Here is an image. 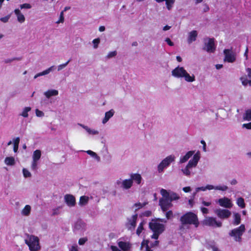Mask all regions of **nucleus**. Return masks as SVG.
<instances>
[{
    "label": "nucleus",
    "instance_id": "62",
    "mask_svg": "<svg viewBox=\"0 0 251 251\" xmlns=\"http://www.w3.org/2000/svg\"><path fill=\"white\" fill-rule=\"evenodd\" d=\"M9 19V16H7L1 18L0 20L3 23H6L8 22Z\"/></svg>",
    "mask_w": 251,
    "mask_h": 251
},
{
    "label": "nucleus",
    "instance_id": "63",
    "mask_svg": "<svg viewBox=\"0 0 251 251\" xmlns=\"http://www.w3.org/2000/svg\"><path fill=\"white\" fill-rule=\"evenodd\" d=\"M110 249L112 251H121L120 249H119L117 246H111Z\"/></svg>",
    "mask_w": 251,
    "mask_h": 251
},
{
    "label": "nucleus",
    "instance_id": "42",
    "mask_svg": "<svg viewBox=\"0 0 251 251\" xmlns=\"http://www.w3.org/2000/svg\"><path fill=\"white\" fill-rule=\"evenodd\" d=\"M22 172L24 177L29 178L31 177V174L27 169L23 168Z\"/></svg>",
    "mask_w": 251,
    "mask_h": 251
},
{
    "label": "nucleus",
    "instance_id": "59",
    "mask_svg": "<svg viewBox=\"0 0 251 251\" xmlns=\"http://www.w3.org/2000/svg\"><path fill=\"white\" fill-rule=\"evenodd\" d=\"M21 60L20 58H14L13 59H9L5 60V63H10L14 60Z\"/></svg>",
    "mask_w": 251,
    "mask_h": 251
},
{
    "label": "nucleus",
    "instance_id": "30",
    "mask_svg": "<svg viewBox=\"0 0 251 251\" xmlns=\"http://www.w3.org/2000/svg\"><path fill=\"white\" fill-rule=\"evenodd\" d=\"M89 197L86 196H82L80 197L78 204L80 206H84L87 204L89 201Z\"/></svg>",
    "mask_w": 251,
    "mask_h": 251
},
{
    "label": "nucleus",
    "instance_id": "46",
    "mask_svg": "<svg viewBox=\"0 0 251 251\" xmlns=\"http://www.w3.org/2000/svg\"><path fill=\"white\" fill-rule=\"evenodd\" d=\"M93 44V47L94 49H97L99 46V44L100 43V38H96L93 40L92 41Z\"/></svg>",
    "mask_w": 251,
    "mask_h": 251
},
{
    "label": "nucleus",
    "instance_id": "39",
    "mask_svg": "<svg viewBox=\"0 0 251 251\" xmlns=\"http://www.w3.org/2000/svg\"><path fill=\"white\" fill-rule=\"evenodd\" d=\"M243 119L246 121H251V109L246 110L243 115Z\"/></svg>",
    "mask_w": 251,
    "mask_h": 251
},
{
    "label": "nucleus",
    "instance_id": "56",
    "mask_svg": "<svg viewBox=\"0 0 251 251\" xmlns=\"http://www.w3.org/2000/svg\"><path fill=\"white\" fill-rule=\"evenodd\" d=\"M20 8L21 9H23V8L29 9L31 8V5L28 3H25V4L20 5Z\"/></svg>",
    "mask_w": 251,
    "mask_h": 251
},
{
    "label": "nucleus",
    "instance_id": "47",
    "mask_svg": "<svg viewBox=\"0 0 251 251\" xmlns=\"http://www.w3.org/2000/svg\"><path fill=\"white\" fill-rule=\"evenodd\" d=\"M69 251H78V247L76 244L68 246Z\"/></svg>",
    "mask_w": 251,
    "mask_h": 251
},
{
    "label": "nucleus",
    "instance_id": "51",
    "mask_svg": "<svg viewBox=\"0 0 251 251\" xmlns=\"http://www.w3.org/2000/svg\"><path fill=\"white\" fill-rule=\"evenodd\" d=\"M60 208H61L60 206H58L57 207L53 208L52 210V215H58L59 213Z\"/></svg>",
    "mask_w": 251,
    "mask_h": 251
},
{
    "label": "nucleus",
    "instance_id": "3",
    "mask_svg": "<svg viewBox=\"0 0 251 251\" xmlns=\"http://www.w3.org/2000/svg\"><path fill=\"white\" fill-rule=\"evenodd\" d=\"M166 223L165 219H158L152 220L149 224L150 228L153 232V234L151 236V238L154 239H157L159 235L163 232L165 229V226L163 224L160 223Z\"/></svg>",
    "mask_w": 251,
    "mask_h": 251
},
{
    "label": "nucleus",
    "instance_id": "14",
    "mask_svg": "<svg viewBox=\"0 0 251 251\" xmlns=\"http://www.w3.org/2000/svg\"><path fill=\"white\" fill-rule=\"evenodd\" d=\"M217 202L222 207L226 208H230L233 206L231 200L227 198L223 197L218 200Z\"/></svg>",
    "mask_w": 251,
    "mask_h": 251
},
{
    "label": "nucleus",
    "instance_id": "37",
    "mask_svg": "<svg viewBox=\"0 0 251 251\" xmlns=\"http://www.w3.org/2000/svg\"><path fill=\"white\" fill-rule=\"evenodd\" d=\"M206 190H212L211 184H207L205 186L197 187L196 189V192H199L200 191H205Z\"/></svg>",
    "mask_w": 251,
    "mask_h": 251
},
{
    "label": "nucleus",
    "instance_id": "4",
    "mask_svg": "<svg viewBox=\"0 0 251 251\" xmlns=\"http://www.w3.org/2000/svg\"><path fill=\"white\" fill-rule=\"evenodd\" d=\"M25 241L28 246L30 251H38L41 249L39 239L37 236L27 234Z\"/></svg>",
    "mask_w": 251,
    "mask_h": 251
},
{
    "label": "nucleus",
    "instance_id": "49",
    "mask_svg": "<svg viewBox=\"0 0 251 251\" xmlns=\"http://www.w3.org/2000/svg\"><path fill=\"white\" fill-rule=\"evenodd\" d=\"M70 62V60H68L67 62H66V63H64V64H60L59 65H58L57 66V71H60L61 70H62V69H63L64 68H65L67 65L68 64V63H69Z\"/></svg>",
    "mask_w": 251,
    "mask_h": 251
},
{
    "label": "nucleus",
    "instance_id": "31",
    "mask_svg": "<svg viewBox=\"0 0 251 251\" xmlns=\"http://www.w3.org/2000/svg\"><path fill=\"white\" fill-rule=\"evenodd\" d=\"M45 96L49 99L52 96H57L58 94V91L54 89L49 90L44 93Z\"/></svg>",
    "mask_w": 251,
    "mask_h": 251
},
{
    "label": "nucleus",
    "instance_id": "8",
    "mask_svg": "<svg viewBox=\"0 0 251 251\" xmlns=\"http://www.w3.org/2000/svg\"><path fill=\"white\" fill-rule=\"evenodd\" d=\"M41 156V151L40 150H37L35 151L32 155V161L31 164V169L33 171H36L38 169V161Z\"/></svg>",
    "mask_w": 251,
    "mask_h": 251
},
{
    "label": "nucleus",
    "instance_id": "61",
    "mask_svg": "<svg viewBox=\"0 0 251 251\" xmlns=\"http://www.w3.org/2000/svg\"><path fill=\"white\" fill-rule=\"evenodd\" d=\"M165 41L170 46H173L174 45V43L169 38H166Z\"/></svg>",
    "mask_w": 251,
    "mask_h": 251
},
{
    "label": "nucleus",
    "instance_id": "35",
    "mask_svg": "<svg viewBox=\"0 0 251 251\" xmlns=\"http://www.w3.org/2000/svg\"><path fill=\"white\" fill-rule=\"evenodd\" d=\"M4 163L8 166H13L15 164V158L13 157H7L4 159Z\"/></svg>",
    "mask_w": 251,
    "mask_h": 251
},
{
    "label": "nucleus",
    "instance_id": "45",
    "mask_svg": "<svg viewBox=\"0 0 251 251\" xmlns=\"http://www.w3.org/2000/svg\"><path fill=\"white\" fill-rule=\"evenodd\" d=\"M64 22V11H61L60 13L59 19L56 22V23L57 24L63 23Z\"/></svg>",
    "mask_w": 251,
    "mask_h": 251
},
{
    "label": "nucleus",
    "instance_id": "16",
    "mask_svg": "<svg viewBox=\"0 0 251 251\" xmlns=\"http://www.w3.org/2000/svg\"><path fill=\"white\" fill-rule=\"evenodd\" d=\"M168 199L163 197L159 200V205L164 212L172 206V204Z\"/></svg>",
    "mask_w": 251,
    "mask_h": 251
},
{
    "label": "nucleus",
    "instance_id": "55",
    "mask_svg": "<svg viewBox=\"0 0 251 251\" xmlns=\"http://www.w3.org/2000/svg\"><path fill=\"white\" fill-rule=\"evenodd\" d=\"M242 127L245 128L247 129H251V122L247 124H243Z\"/></svg>",
    "mask_w": 251,
    "mask_h": 251
},
{
    "label": "nucleus",
    "instance_id": "50",
    "mask_svg": "<svg viewBox=\"0 0 251 251\" xmlns=\"http://www.w3.org/2000/svg\"><path fill=\"white\" fill-rule=\"evenodd\" d=\"M116 55H117L116 51H110L107 54L106 57L107 59H110V58L115 57Z\"/></svg>",
    "mask_w": 251,
    "mask_h": 251
},
{
    "label": "nucleus",
    "instance_id": "33",
    "mask_svg": "<svg viewBox=\"0 0 251 251\" xmlns=\"http://www.w3.org/2000/svg\"><path fill=\"white\" fill-rule=\"evenodd\" d=\"M14 12L17 17L18 21L20 23H23L25 21V18L23 14H22L20 10L18 9L15 10Z\"/></svg>",
    "mask_w": 251,
    "mask_h": 251
},
{
    "label": "nucleus",
    "instance_id": "21",
    "mask_svg": "<svg viewBox=\"0 0 251 251\" xmlns=\"http://www.w3.org/2000/svg\"><path fill=\"white\" fill-rule=\"evenodd\" d=\"M115 114V111L114 109H110L109 111H107L105 113L104 117L102 120V124H105L109 119L112 118Z\"/></svg>",
    "mask_w": 251,
    "mask_h": 251
},
{
    "label": "nucleus",
    "instance_id": "20",
    "mask_svg": "<svg viewBox=\"0 0 251 251\" xmlns=\"http://www.w3.org/2000/svg\"><path fill=\"white\" fill-rule=\"evenodd\" d=\"M65 201L67 205L70 207H73L75 204V199L72 195H66L64 197Z\"/></svg>",
    "mask_w": 251,
    "mask_h": 251
},
{
    "label": "nucleus",
    "instance_id": "10",
    "mask_svg": "<svg viewBox=\"0 0 251 251\" xmlns=\"http://www.w3.org/2000/svg\"><path fill=\"white\" fill-rule=\"evenodd\" d=\"M160 194L163 197L168 199L171 201L179 199V197L176 193L172 191H168L163 188L160 190Z\"/></svg>",
    "mask_w": 251,
    "mask_h": 251
},
{
    "label": "nucleus",
    "instance_id": "9",
    "mask_svg": "<svg viewBox=\"0 0 251 251\" xmlns=\"http://www.w3.org/2000/svg\"><path fill=\"white\" fill-rule=\"evenodd\" d=\"M225 62L232 63L236 61V54L231 50L225 49L224 50Z\"/></svg>",
    "mask_w": 251,
    "mask_h": 251
},
{
    "label": "nucleus",
    "instance_id": "22",
    "mask_svg": "<svg viewBox=\"0 0 251 251\" xmlns=\"http://www.w3.org/2000/svg\"><path fill=\"white\" fill-rule=\"evenodd\" d=\"M248 75L250 79H248L247 76H243L241 77V80L243 85L246 86L249 84V85H251V69H248Z\"/></svg>",
    "mask_w": 251,
    "mask_h": 251
},
{
    "label": "nucleus",
    "instance_id": "15",
    "mask_svg": "<svg viewBox=\"0 0 251 251\" xmlns=\"http://www.w3.org/2000/svg\"><path fill=\"white\" fill-rule=\"evenodd\" d=\"M158 244V241H155L153 243L150 242L149 240H143L141 244V249L145 251H152L151 248L156 246Z\"/></svg>",
    "mask_w": 251,
    "mask_h": 251
},
{
    "label": "nucleus",
    "instance_id": "48",
    "mask_svg": "<svg viewBox=\"0 0 251 251\" xmlns=\"http://www.w3.org/2000/svg\"><path fill=\"white\" fill-rule=\"evenodd\" d=\"M123 180L122 179H118L115 182V186L117 187H120L121 188H123Z\"/></svg>",
    "mask_w": 251,
    "mask_h": 251
},
{
    "label": "nucleus",
    "instance_id": "29",
    "mask_svg": "<svg viewBox=\"0 0 251 251\" xmlns=\"http://www.w3.org/2000/svg\"><path fill=\"white\" fill-rule=\"evenodd\" d=\"M233 220L232 225L234 226H238L241 223V215L238 213H234L233 215Z\"/></svg>",
    "mask_w": 251,
    "mask_h": 251
},
{
    "label": "nucleus",
    "instance_id": "11",
    "mask_svg": "<svg viewBox=\"0 0 251 251\" xmlns=\"http://www.w3.org/2000/svg\"><path fill=\"white\" fill-rule=\"evenodd\" d=\"M203 222L205 225L211 226L220 227L222 226L221 222L217 221L215 218L212 217H206Z\"/></svg>",
    "mask_w": 251,
    "mask_h": 251
},
{
    "label": "nucleus",
    "instance_id": "57",
    "mask_svg": "<svg viewBox=\"0 0 251 251\" xmlns=\"http://www.w3.org/2000/svg\"><path fill=\"white\" fill-rule=\"evenodd\" d=\"M209 248L212 249V251H220L214 243H212L210 245Z\"/></svg>",
    "mask_w": 251,
    "mask_h": 251
},
{
    "label": "nucleus",
    "instance_id": "38",
    "mask_svg": "<svg viewBox=\"0 0 251 251\" xmlns=\"http://www.w3.org/2000/svg\"><path fill=\"white\" fill-rule=\"evenodd\" d=\"M236 204L241 208L245 207L246 204L245 203L244 199L243 198H238L236 200Z\"/></svg>",
    "mask_w": 251,
    "mask_h": 251
},
{
    "label": "nucleus",
    "instance_id": "13",
    "mask_svg": "<svg viewBox=\"0 0 251 251\" xmlns=\"http://www.w3.org/2000/svg\"><path fill=\"white\" fill-rule=\"evenodd\" d=\"M204 50L208 52H213L215 50L214 39L207 38L204 40Z\"/></svg>",
    "mask_w": 251,
    "mask_h": 251
},
{
    "label": "nucleus",
    "instance_id": "41",
    "mask_svg": "<svg viewBox=\"0 0 251 251\" xmlns=\"http://www.w3.org/2000/svg\"><path fill=\"white\" fill-rule=\"evenodd\" d=\"M147 202H144V203H141V202H137L135 203L133 206V208L135 210H137L145 205L147 204Z\"/></svg>",
    "mask_w": 251,
    "mask_h": 251
},
{
    "label": "nucleus",
    "instance_id": "24",
    "mask_svg": "<svg viewBox=\"0 0 251 251\" xmlns=\"http://www.w3.org/2000/svg\"><path fill=\"white\" fill-rule=\"evenodd\" d=\"M133 186V180L131 178L123 179V189L128 190Z\"/></svg>",
    "mask_w": 251,
    "mask_h": 251
},
{
    "label": "nucleus",
    "instance_id": "26",
    "mask_svg": "<svg viewBox=\"0 0 251 251\" xmlns=\"http://www.w3.org/2000/svg\"><path fill=\"white\" fill-rule=\"evenodd\" d=\"M228 189V187L225 184H219L217 185H212V190H215L221 192H226Z\"/></svg>",
    "mask_w": 251,
    "mask_h": 251
},
{
    "label": "nucleus",
    "instance_id": "19",
    "mask_svg": "<svg viewBox=\"0 0 251 251\" xmlns=\"http://www.w3.org/2000/svg\"><path fill=\"white\" fill-rule=\"evenodd\" d=\"M78 126L85 129L88 135L95 136L98 135L100 134L99 130L94 128H91L87 126L79 123L78 124Z\"/></svg>",
    "mask_w": 251,
    "mask_h": 251
},
{
    "label": "nucleus",
    "instance_id": "2",
    "mask_svg": "<svg viewBox=\"0 0 251 251\" xmlns=\"http://www.w3.org/2000/svg\"><path fill=\"white\" fill-rule=\"evenodd\" d=\"M172 75L176 78H183L188 82H192L196 80L195 75L189 74L182 67L178 66L172 70Z\"/></svg>",
    "mask_w": 251,
    "mask_h": 251
},
{
    "label": "nucleus",
    "instance_id": "64",
    "mask_svg": "<svg viewBox=\"0 0 251 251\" xmlns=\"http://www.w3.org/2000/svg\"><path fill=\"white\" fill-rule=\"evenodd\" d=\"M191 190V187L189 186L183 188V191L186 193L189 192Z\"/></svg>",
    "mask_w": 251,
    "mask_h": 251
},
{
    "label": "nucleus",
    "instance_id": "40",
    "mask_svg": "<svg viewBox=\"0 0 251 251\" xmlns=\"http://www.w3.org/2000/svg\"><path fill=\"white\" fill-rule=\"evenodd\" d=\"M87 154L91 156L94 159H95L97 161H100V157L97 154V153L91 150H88L86 151Z\"/></svg>",
    "mask_w": 251,
    "mask_h": 251
},
{
    "label": "nucleus",
    "instance_id": "25",
    "mask_svg": "<svg viewBox=\"0 0 251 251\" xmlns=\"http://www.w3.org/2000/svg\"><path fill=\"white\" fill-rule=\"evenodd\" d=\"M131 179L137 184L139 185L142 181V177L139 174H131L130 175Z\"/></svg>",
    "mask_w": 251,
    "mask_h": 251
},
{
    "label": "nucleus",
    "instance_id": "28",
    "mask_svg": "<svg viewBox=\"0 0 251 251\" xmlns=\"http://www.w3.org/2000/svg\"><path fill=\"white\" fill-rule=\"evenodd\" d=\"M118 245L124 251H126L130 248V244L126 242L119 241L118 242Z\"/></svg>",
    "mask_w": 251,
    "mask_h": 251
},
{
    "label": "nucleus",
    "instance_id": "5",
    "mask_svg": "<svg viewBox=\"0 0 251 251\" xmlns=\"http://www.w3.org/2000/svg\"><path fill=\"white\" fill-rule=\"evenodd\" d=\"M180 221L183 225L193 224L195 225L196 227L198 226L199 225L197 215L192 212H187L181 216Z\"/></svg>",
    "mask_w": 251,
    "mask_h": 251
},
{
    "label": "nucleus",
    "instance_id": "60",
    "mask_svg": "<svg viewBox=\"0 0 251 251\" xmlns=\"http://www.w3.org/2000/svg\"><path fill=\"white\" fill-rule=\"evenodd\" d=\"M201 212L203 214H208L209 213V210L207 208L202 207L201 208Z\"/></svg>",
    "mask_w": 251,
    "mask_h": 251
},
{
    "label": "nucleus",
    "instance_id": "54",
    "mask_svg": "<svg viewBox=\"0 0 251 251\" xmlns=\"http://www.w3.org/2000/svg\"><path fill=\"white\" fill-rule=\"evenodd\" d=\"M87 241V238L86 237L80 238L78 240V244L80 245H84Z\"/></svg>",
    "mask_w": 251,
    "mask_h": 251
},
{
    "label": "nucleus",
    "instance_id": "32",
    "mask_svg": "<svg viewBox=\"0 0 251 251\" xmlns=\"http://www.w3.org/2000/svg\"><path fill=\"white\" fill-rule=\"evenodd\" d=\"M31 211V207L29 205H26L21 211V214L24 216H28Z\"/></svg>",
    "mask_w": 251,
    "mask_h": 251
},
{
    "label": "nucleus",
    "instance_id": "58",
    "mask_svg": "<svg viewBox=\"0 0 251 251\" xmlns=\"http://www.w3.org/2000/svg\"><path fill=\"white\" fill-rule=\"evenodd\" d=\"M173 212L172 211H169L166 213V217L167 219H170L173 217Z\"/></svg>",
    "mask_w": 251,
    "mask_h": 251
},
{
    "label": "nucleus",
    "instance_id": "43",
    "mask_svg": "<svg viewBox=\"0 0 251 251\" xmlns=\"http://www.w3.org/2000/svg\"><path fill=\"white\" fill-rule=\"evenodd\" d=\"M54 68V66H52L49 67V68H48L47 69L43 71V72H41L42 75H45L49 74L50 72H51V71H52L53 70Z\"/></svg>",
    "mask_w": 251,
    "mask_h": 251
},
{
    "label": "nucleus",
    "instance_id": "27",
    "mask_svg": "<svg viewBox=\"0 0 251 251\" xmlns=\"http://www.w3.org/2000/svg\"><path fill=\"white\" fill-rule=\"evenodd\" d=\"M176 0H155L157 3L165 1L166 6L168 10H171Z\"/></svg>",
    "mask_w": 251,
    "mask_h": 251
},
{
    "label": "nucleus",
    "instance_id": "53",
    "mask_svg": "<svg viewBox=\"0 0 251 251\" xmlns=\"http://www.w3.org/2000/svg\"><path fill=\"white\" fill-rule=\"evenodd\" d=\"M201 203L205 206H209L211 204V202L210 201H204V199H201Z\"/></svg>",
    "mask_w": 251,
    "mask_h": 251
},
{
    "label": "nucleus",
    "instance_id": "17",
    "mask_svg": "<svg viewBox=\"0 0 251 251\" xmlns=\"http://www.w3.org/2000/svg\"><path fill=\"white\" fill-rule=\"evenodd\" d=\"M137 215L135 214L131 217L127 218V222L126 223L127 228L129 230H133L136 225Z\"/></svg>",
    "mask_w": 251,
    "mask_h": 251
},
{
    "label": "nucleus",
    "instance_id": "6",
    "mask_svg": "<svg viewBox=\"0 0 251 251\" xmlns=\"http://www.w3.org/2000/svg\"><path fill=\"white\" fill-rule=\"evenodd\" d=\"M246 227L244 224L241 225L239 227L234 228L230 230L228 235L236 242H242V236L245 232Z\"/></svg>",
    "mask_w": 251,
    "mask_h": 251
},
{
    "label": "nucleus",
    "instance_id": "34",
    "mask_svg": "<svg viewBox=\"0 0 251 251\" xmlns=\"http://www.w3.org/2000/svg\"><path fill=\"white\" fill-rule=\"evenodd\" d=\"M31 109L30 107H25L19 114V115L24 118H27L28 117V112L31 111Z\"/></svg>",
    "mask_w": 251,
    "mask_h": 251
},
{
    "label": "nucleus",
    "instance_id": "52",
    "mask_svg": "<svg viewBox=\"0 0 251 251\" xmlns=\"http://www.w3.org/2000/svg\"><path fill=\"white\" fill-rule=\"evenodd\" d=\"M35 114L38 117H42L44 116V113L43 111L39 110L38 109L35 110Z\"/></svg>",
    "mask_w": 251,
    "mask_h": 251
},
{
    "label": "nucleus",
    "instance_id": "7",
    "mask_svg": "<svg viewBox=\"0 0 251 251\" xmlns=\"http://www.w3.org/2000/svg\"><path fill=\"white\" fill-rule=\"evenodd\" d=\"M175 156L174 155H170L167 156L157 166V172L159 174L164 172V171L168 167L170 166L171 163L174 162L175 160Z\"/></svg>",
    "mask_w": 251,
    "mask_h": 251
},
{
    "label": "nucleus",
    "instance_id": "1",
    "mask_svg": "<svg viewBox=\"0 0 251 251\" xmlns=\"http://www.w3.org/2000/svg\"><path fill=\"white\" fill-rule=\"evenodd\" d=\"M192 156V158L189 161L186 166L181 169L183 175L187 176L191 175L192 169L197 166L201 158L200 153L199 151L195 153V151H188L185 155L181 156L179 158V163L183 164L187 162Z\"/></svg>",
    "mask_w": 251,
    "mask_h": 251
},
{
    "label": "nucleus",
    "instance_id": "36",
    "mask_svg": "<svg viewBox=\"0 0 251 251\" xmlns=\"http://www.w3.org/2000/svg\"><path fill=\"white\" fill-rule=\"evenodd\" d=\"M20 140V139L19 137H16L13 139V144L14 145L13 151L15 152H17L18 151Z\"/></svg>",
    "mask_w": 251,
    "mask_h": 251
},
{
    "label": "nucleus",
    "instance_id": "23",
    "mask_svg": "<svg viewBox=\"0 0 251 251\" xmlns=\"http://www.w3.org/2000/svg\"><path fill=\"white\" fill-rule=\"evenodd\" d=\"M198 36V32L196 30H192L188 33L187 42L189 44H191L192 42L196 40Z\"/></svg>",
    "mask_w": 251,
    "mask_h": 251
},
{
    "label": "nucleus",
    "instance_id": "18",
    "mask_svg": "<svg viewBox=\"0 0 251 251\" xmlns=\"http://www.w3.org/2000/svg\"><path fill=\"white\" fill-rule=\"evenodd\" d=\"M86 227L85 223L81 220L77 221L74 226V231L75 232H83Z\"/></svg>",
    "mask_w": 251,
    "mask_h": 251
},
{
    "label": "nucleus",
    "instance_id": "44",
    "mask_svg": "<svg viewBox=\"0 0 251 251\" xmlns=\"http://www.w3.org/2000/svg\"><path fill=\"white\" fill-rule=\"evenodd\" d=\"M144 225V222H142L140 225H139L137 229L136 230V234L139 236L141 233L142 232L143 230V225Z\"/></svg>",
    "mask_w": 251,
    "mask_h": 251
},
{
    "label": "nucleus",
    "instance_id": "12",
    "mask_svg": "<svg viewBox=\"0 0 251 251\" xmlns=\"http://www.w3.org/2000/svg\"><path fill=\"white\" fill-rule=\"evenodd\" d=\"M214 213L219 218L223 219L228 218L231 214V212L229 210L221 208L215 209Z\"/></svg>",
    "mask_w": 251,
    "mask_h": 251
}]
</instances>
